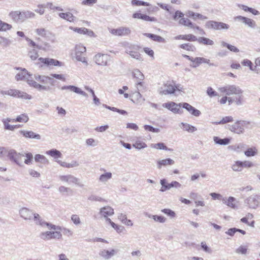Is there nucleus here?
Returning a JSON list of instances; mask_svg holds the SVG:
<instances>
[{
  "label": "nucleus",
  "mask_w": 260,
  "mask_h": 260,
  "mask_svg": "<svg viewBox=\"0 0 260 260\" xmlns=\"http://www.w3.org/2000/svg\"><path fill=\"white\" fill-rule=\"evenodd\" d=\"M32 219H34V221L37 224H39L42 226H44L45 225L49 226V223L43 221L41 219L40 216L37 213H34Z\"/></svg>",
  "instance_id": "nucleus-33"
},
{
  "label": "nucleus",
  "mask_w": 260,
  "mask_h": 260,
  "mask_svg": "<svg viewBox=\"0 0 260 260\" xmlns=\"http://www.w3.org/2000/svg\"><path fill=\"white\" fill-rule=\"evenodd\" d=\"M6 154H7V157L11 161H14L15 158L17 155V151L12 149L7 148Z\"/></svg>",
  "instance_id": "nucleus-44"
},
{
  "label": "nucleus",
  "mask_w": 260,
  "mask_h": 260,
  "mask_svg": "<svg viewBox=\"0 0 260 260\" xmlns=\"http://www.w3.org/2000/svg\"><path fill=\"white\" fill-rule=\"evenodd\" d=\"M244 23L245 24L248 25L249 27L253 28V29L255 28L256 27V24L255 21L254 20H253L250 18H247V17L245 19Z\"/></svg>",
  "instance_id": "nucleus-53"
},
{
  "label": "nucleus",
  "mask_w": 260,
  "mask_h": 260,
  "mask_svg": "<svg viewBox=\"0 0 260 260\" xmlns=\"http://www.w3.org/2000/svg\"><path fill=\"white\" fill-rule=\"evenodd\" d=\"M151 147L153 148H155L156 149L160 150H168L167 147L163 143H158L157 144H152L151 145Z\"/></svg>",
  "instance_id": "nucleus-56"
},
{
  "label": "nucleus",
  "mask_w": 260,
  "mask_h": 260,
  "mask_svg": "<svg viewBox=\"0 0 260 260\" xmlns=\"http://www.w3.org/2000/svg\"><path fill=\"white\" fill-rule=\"evenodd\" d=\"M187 15L188 17H191L194 19H200L202 20H206L208 19V17L201 15L199 13H196L192 11H188L187 13Z\"/></svg>",
  "instance_id": "nucleus-34"
},
{
  "label": "nucleus",
  "mask_w": 260,
  "mask_h": 260,
  "mask_svg": "<svg viewBox=\"0 0 260 260\" xmlns=\"http://www.w3.org/2000/svg\"><path fill=\"white\" fill-rule=\"evenodd\" d=\"M28 55L32 60H36L39 57L38 52L35 48L28 51Z\"/></svg>",
  "instance_id": "nucleus-49"
},
{
  "label": "nucleus",
  "mask_w": 260,
  "mask_h": 260,
  "mask_svg": "<svg viewBox=\"0 0 260 260\" xmlns=\"http://www.w3.org/2000/svg\"><path fill=\"white\" fill-rule=\"evenodd\" d=\"M114 213V209L109 206H106L101 208L99 212V215L101 218L111 216L113 215Z\"/></svg>",
  "instance_id": "nucleus-14"
},
{
  "label": "nucleus",
  "mask_w": 260,
  "mask_h": 260,
  "mask_svg": "<svg viewBox=\"0 0 260 260\" xmlns=\"http://www.w3.org/2000/svg\"><path fill=\"white\" fill-rule=\"evenodd\" d=\"M181 124L182 125V128L188 133H192L197 130V128L195 126L190 125L187 123L181 122Z\"/></svg>",
  "instance_id": "nucleus-41"
},
{
  "label": "nucleus",
  "mask_w": 260,
  "mask_h": 260,
  "mask_svg": "<svg viewBox=\"0 0 260 260\" xmlns=\"http://www.w3.org/2000/svg\"><path fill=\"white\" fill-rule=\"evenodd\" d=\"M71 220L76 225H79L81 223L79 216L76 214L71 216Z\"/></svg>",
  "instance_id": "nucleus-64"
},
{
  "label": "nucleus",
  "mask_w": 260,
  "mask_h": 260,
  "mask_svg": "<svg viewBox=\"0 0 260 260\" xmlns=\"http://www.w3.org/2000/svg\"><path fill=\"white\" fill-rule=\"evenodd\" d=\"M234 121V119L232 116H225L223 117L222 119L219 121H216L212 122L214 124H224L227 123L231 122Z\"/></svg>",
  "instance_id": "nucleus-46"
},
{
  "label": "nucleus",
  "mask_w": 260,
  "mask_h": 260,
  "mask_svg": "<svg viewBox=\"0 0 260 260\" xmlns=\"http://www.w3.org/2000/svg\"><path fill=\"white\" fill-rule=\"evenodd\" d=\"M12 27V26L11 24L0 20V31H5L7 30H10Z\"/></svg>",
  "instance_id": "nucleus-52"
},
{
  "label": "nucleus",
  "mask_w": 260,
  "mask_h": 260,
  "mask_svg": "<svg viewBox=\"0 0 260 260\" xmlns=\"http://www.w3.org/2000/svg\"><path fill=\"white\" fill-rule=\"evenodd\" d=\"M13 97L21 98L24 100H30L32 97L30 95L27 93L19 90L18 89H14Z\"/></svg>",
  "instance_id": "nucleus-26"
},
{
  "label": "nucleus",
  "mask_w": 260,
  "mask_h": 260,
  "mask_svg": "<svg viewBox=\"0 0 260 260\" xmlns=\"http://www.w3.org/2000/svg\"><path fill=\"white\" fill-rule=\"evenodd\" d=\"M36 34L42 37H46L49 31L44 28H39L35 30Z\"/></svg>",
  "instance_id": "nucleus-50"
},
{
  "label": "nucleus",
  "mask_w": 260,
  "mask_h": 260,
  "mask_svg": "<svg viewBox=\"0 0 260 260\" xmlns=\"http://www.w3.org/2000/svg\"><path fill=\"white\" fill-rule=\"evenodd\" d=\"M29 120L28 116L26 114H22L18 116L15 119H13V122H27Z\"/></svg>",
  "instance_id": "nucleus-39"
},
{
  "label": "nucleus",
  "mask_w": 260,
  "mask_h": 260,
  "mask_svg": "<svg viewBox=\"0 0 260 260\" xmlns=\"http://www.w3.org/2000/svg\"><path fill=\"white\" fill-rule=\"evenodd\" d=\"M118 252V250L111 249L110 251L102 249L99 252V255L105 260H108L111 257L115 255Z\"/></svg>",
  "instance_id": "nucleus-15"
},
{
  "label": "nucleus",
  "mask_w": 260,
  "mask_h": 260,
  "mask_svg": "<svg viewBox=\"0 0 260 260\" xmlns=\"http://www.w3.org/2000/svg\"><path fill=\"white\" fill-rule=\"evenodd\" d=\"M174 161L169 158L165 159L159 160L157 162V166L158 169H160L162 166H166L167 165H172L174 164Z\"/></svg>",
  "instance_id": "nucleus-29"
},
{
  "label": "nucleus",
  "mask_w": 260,
  "mask_h": 260,
  "mask_svg": "<svg viewBox=\"0 0 260 260\" xmlns=\"http://www.w3.org/2000/svg\"><path fill=\"white\" fill-rule=\"evenodd\" d=\"M245 203L249 208L255 209L260 206V195L253 194L245 200Z\"/></svg>",
  "instance_id": "nucleus-6"
},
{
  "label": "nucleus",
  "mask_w": 260,
  "mask_h": 260,
  "mask_svg": "<svg viewBox=\"0 0 260 260\" xmlns=\"http://www.w3.org/2000/svg\"><path fill=\"white\" fill-rule=\"evenodd\" d=\"M180 47L189 51H194L196 50L195 47L190 43L183 44L180 45Z\"/></svg>",
  "instance_id": "nucleus-55"
},
{
  "label": "nucleus",
  "mask_w": 260,
  "mask_h": 260,
  "mask_svg": "<svg viewBox=\"0 0 260 260\" xmlns=\"http://www.w3.org/2000/svg\"><path fill=\"white\" fill-rule=\"evenodd\" d=\"M110 32L115 36H126L131 34V30L129 27H119L116 29H111Z\"/></svg>",
  "instance_id": "nucleus-13"
},
{
  "label": "nucleus",
  "mask_w": 260,
  "mask_h": 260,
  "mask_svg": "<svg viewBox=\"0 0 260 260\" xmlns=\"http://www.w3.org/2000/svg\"><path fill=\"white\" fill-rule=\"evenodd\" d=\"M57 162L61 166L67 168L76 167L79 166V164L76 161H72L71 163H67L61 160H58Z\"/></svg>",
  "instance_id": "nucleus-37"
},
{
  "label": "nucleus",
  "mask_w": 260,
  "mask_h": 260,
  "mask_svg": "<svg viewBox=\"0 0 260 260\" xmlns=\"http://www.w3.org/2000/svg\"><path fill=\"white\" fill-rule=\"evenodd\" d=\"M46 154L50 155L51 156L55 158L61 157L62 155L59 151L54 149H52L50 150L47 151L46 152Z\"/></svg>",
  "instance_id": "nucleus-42"
},
{
  "label": "nucleus",
  "mask_w": 260,
  "mask_h": 260,
  "mask_svg": "<svg viewBox=\"0 0 260 260\" xmlns=\"http://www.w3.org/2000/svg\"><path fill=\"white\" fill-rule=\"evenodd\" d=\"M140 47L135 45H131L126 48L125 52L132 57L137 60H140V54L139 53Z\"/></svg>",
  "instance_id": "nucleus-11"
},
{
  "label": "nucleus",
  "mask_w": 260,
  "mask_h": 260,
  "mask_svg": "<svg viewBox=\"0 0 260 260\" xmlns=\"http://www.w3.org/2000/svg\"><path fill=\"white\" fill-rule=\"evenodd\" d=\"M39 60L42 63H43L48 66H60L61 65V62L57 60L53 59V58L40 57L39 58Z\"/></svg>",
  "instance_id": "nucleus-22"
},
{
  "label": "nucleus",
  "mask_w": 260,
  "mask_h": 260,
  "mask_svg": "<svg viewBox=\"0 0 260 260\" xmlns=\"http://www.w3.org/2000/svg\"><path fill=\"white\" fill-rule=\"evenodd\" d=\"M15 69L19 71L15 77L17 81L25 80L29 86L38 89L39 91H46L50 89V88L49 86L40 84L32 79H30L31 75L25 68L16 67Z\"/></svg>",
  "instance_id": "nucleus-1"
},
{
  "label": "nucleus",
  "mask_w": 260,
  "mask_h": 260,
  "mask_svg": "<svg viewBox=\"0 0 260 260\" xmlns=\"http://www.w3.org/2000/svg\"><path fill=\"white\" fill-rule=\"evenodd\" d=\"M112 174L111 172H106L100 175L99 177V181L104 183H106L108 180L111 179Z\"/></svg>",
  "instance_id": "nucleus-38"
},
{
  "label": "nucleus",
  "mask_w": 260,
  "mask_h": 260,
  "mask_svg": "<svg viewBox=\"0 0 260 260\" xmlns=\"http://www.w3.org/2000/svg\"><path fill=\"white\" fill-rule=\"evenodd\" d=\"M35 161L40 162L44 165L48 164V159L44 155L38 154L35 156L34 157Z\"/></svg>",
  "instance_id": "nucleus-32"
},
{
  "label": "nucleus",
  "mask_w": 260,
  "mask_h": 260,
  "mask_svg": "<svg viewBox=\"0 0 260 260\" xmlns=\"http://www.w3.org/2000/svg\"><path fill=\"white\" fill-rule=\"evenodd\" d=\"M218 90L222 93H225L227 95L235 94L239 96L242 95L243 92V90L240 87L235 85H226L218 88Z\"/></svg>",
  "instance_id": "nucleus-2"
},
{
  "label": "nucleus",
  "mask_w": 260,
  "mask_h": 260,
  "mask_svg": "<svg viewBox=\"0 0 260 260\" xmlns=\"http://www.w3.org/2000/svg\"><path fill=\"white\" fill-rule=\"evenodd\" d=\"M40 237L42 239L47 241L54 239H59L61 238L62 235L60 232L47 231L42 233Z\"/></svg>",
  "instance_id": "nucleus-10"
},
{
  "label": "nucleus",
  "mask_w": 260,
  "mask_h": 260,
  "mask_svg": "<svg viewBox=\"0 0 260 260\" xmlns=\"http://www.w3.org/2000/svg\"><path fill=\"white\" fill-rule=\"evenodd\" d=\"M181 104V103L176 104L175 102H170L163 104L162 106L170 110L175 114H181L183 113V110L180 108L182 107Z\"/></svg>",
  "instance_id": "nucleus-8"
},
{
  "label": "nucleus",
  "mask_w": 260,
  "mask_h": 260,
  "mask_svg": "<svg viewBox=\"0 0 260 260\" xmlns=\"http://www.w3.org/2000/svg\"><path fill=\"white\" fill-rule=\"evenodd\" d=\"M35 79L37 81L40 82L42 84H47L48 80V76L44 75H37L35 76Z\"/></svg>",
  "instance_id": "nucleus-51"
},
{
  "label": "nucleus",
  "mask_w": 260,
  "mask_h": 260,
  "mask_svg": "<svg viewBox=\"0 0 260 260\" xmlns=\"http://www.w3.org/2000/svg\"><path fill=\"white\" fill-rule=\"evenodd\" d=\"M58 16L64 20L70 22H74L77 21V18L74 16L71 12H60L58 14Z\"/></svg>",
  "instance_id": "nucleus-24"
},
{
  "label": "nucleus",
  "mask_w": 260,
  "mask_h": 260,
  "mask_svg": "<svg viewBox=\"0 0 260 260\" xmlns=\"http://www.w3.org/2000/svg\"><path fill=\"white\" fill-rule=\"evenodd\" d=\"M213 140L216 144L221 145H228L230 143V139L228 138L221 139L218 137H214Z\"/></svg>",
  "instance_id": "nucleus-35"
},
{
  "label": "nucleus",
  "mask_w": 260,
  "mask_h": 260,
  "mask_svg": "<svg viewBox=\"0 0 260 260\" xmlns=\"http://www.w3.org/2000/svg\"><path fill=\"white\" fill-rule=\"evenodd\" d=\"M132 96L133 99H131V101L134 103L139 104L145 101L144 99H142V95L140 93V91H138L133 93Z\"/></svg>",
  "instance_id": "nucleus-28"
},
{
  "label": "nucleus",
  "mask_w": 260,
  "mask_h": 260,
  "mask_svg": "<svg viewBox=\"0 0 260 260\" xmlns=\"http://www.w3.org/2000/svg\"><path fill=\"white\" fill-rule=\"evenodd\" d=\"M228 101L229 102V105H230L233 102H235L237 105H240L243 102V95H239L235 99H233L231 97H228Z\"/></svg>",
  "instance_id": "nucleus-36"
},
{
  "label": "nucleus",
  "mask_w": 260,
  "mask_h": 260,
  "mask_svg": "<svg viewBox=\"0 0 260 260\" xmlns=\"http://www.w3.org/2000/svg\"><path fill=\"white\" fill-rule=\"evenodd\" d=\"M181 105H182V107L183 108L185 109L191 115L194 116L198 117L201 114V112L199 110L196 109L194 107H192L188 103H182V104H181Z\"/></svg>",
  "instance_id": "nucleus-18"
},
{
  "label": "nucleus",
  "mask_w": 260,
  "mask_h": 260,
  "mask_svg": "<svg viewBox=\"0 0 260 260\" xmlns=\"http://www.w3.org/2000/svg\"><path fill=\"white\" fill-rule=\"evenodd\" d=\"M133 77L136 78V81H143L144 79V75L138 69H135L133 71Z\"/></svg>",
  "instance_id": "nucleus-43"
},
{
  "label": "nucleus",
  "mask_w": 260,
  "mask_h": 260,
  "mask_svg": "<svg viewBox=\"0 0 260 260\" xmlns=\"http://www.w3.org/2000/svg\"><path fill=\"white\" fill-rule=\"evenodd\" d=\"M19 214L25 220H31L34 212L26 208H22L19 210Z\"/></svg>",
  "instance_id": "nucleus-23"
},
{
  "label": "nucleus",
  "mask_w": 260,
  "mask_h": 260,
  "mask_svg": "<svg viewBox=\"0 0 260 260\" xmlns=\"http://www.w3.org/2000/svg\"><path fill=\"white\" fill-rule=\"evenodd\" d=\"M93 60L97 64L106 66L110 60V56L106 54L98 53L94 56Z\"/></svg>",
  "instance_id": "nucleus-12"
},
{
  "label": "nucleus",
  "mask_w": 260,
  "mask_h": 260,
  "mask_svg": "<svg viewBox=\"0 0 260 260\" xmlns=\"http://www.w3.org/2000/svg\"><path fill=\"white\" fill-rule=\"evenodd\" d=\"M19 132L21 135H22L26 138L38 140L41 139V137L39 134H36L31 131L20 130Z\"/></svg>",
  "instance_id": "nucleus-17"
},
{
  "label": "nucleus",
  "mask_w": 260,
  "mask_h": 260,
  "mask_svg": "<svg viewBox=\"0 0 260 260\" xmlns=\"http://www.w3.org/2000/svg\"><path fill=\"white\" fill-rule=\"evenodd\" d=\"M23 13L24 16V21L27 19L34 18L36 16L34 12L29 11H23Z\"/></svg>",
  "instance_id": "nucleus-60"
},
{
  "label": "nucleus",
  "mask_w": 260,
  "mask_h": 260,
  "mask_svg": "<svg viewBox=\"0 0 260 260\" xmlns=\"http://www.w3.org/2000/svg\"><path fill=\"white\" fill-rule=\"evenodd\" d=\"M46 7L49 8L51 10L53 11H62L63 9L60 6H56L53 5L52 3H47L46 4Z\"/></svg>",
  "instance_id": "nucleus-58"
},
{
  "label": "nucleus",
  "mask_w": 260,
  "mask_h": 260,
  "mask_svg": "<svg viewBox=\"0 0 260 260\" xmlns=\"http://www.w3.org/2000/svg\"><path fill=\"white\" fill-rule=\"evenodd\" d=\"M24 156V154L17 152V155L15 158L14 162L20 167L23 166L22 158Z\"/></svg>",
  "instance_id": "nucleus-45"
},
{
  "label": "nucleus",
  "mask_w": 260,
  "mask_h": 260,
  "mask_svg": "<svg viewBox=\"0 0 260 260\" xmlns=\"http://www.w3.org/2000/svg\"><path fill=\"white\" fill-rule=\"evenodd\" d=\"M160 183L161 185V187L159 191L161 192H165L167 190H170L171 187L170 186V183H168L166 179H161Z\"/></svg>",
  "instance_id": "nucleus-40"
},
{
  "label": "nucleus",
  "mask_w": 260,
  "mask_h": 260,
  "mask_svg": "<svg viewBox=\"0 0 260 260\" xmlns=\"http://www.w3.org/2000/svg\"><path fill=\"white\" fill-rule=\"evenodd\" d=\"M131 3L132 5L134 6H148L150 5V4L148 3L145 2L144 1H138V0H132L131 2Z\"/></svg>",
  "instance_id": "nucleus-61"
},
{
  "label": "nucleus",
  "mask_w": 260,
  "mask_h": 260,
  "mask_svg": "<svg viewBox=\"0 0 260 260\" xmlns=\"http://www.w3.org/2000/svg\"><path fill=\"white\" fill-rule=\"evenodd\" d=\"M133 146L134 147H135V148H136L138 150L141 149L142 148H145L147 147V144L145 143L140 141H136L133 145Z\"/></svg>",
  "instance_id": "nucleus-57"
},
{
  "label": "nucleus",
  "mask_w": 260,
  "mask_h": 260,
  "mask_svg": "<svg viewBox=\"0 0 260 260\" xmlns=\"http://www.w3.org/2000/svg\"><path fill=\"white\" fill-rule=\"evenodd\" d=\"M58 178L60 181L67 183L68 184H74L80 187H82L84 186L79 178L71 174L60 175Z\"/></svg>",
  "instance_id": "nucleus-5"
},
{
  "label": "nucleus",
  "mask_w": 260,
  "mask_h": 260,
  "mask_svg": "<svg viewBox=\"0 0 260 260\" xmlns=\"http://www.w3.org/2000/svg\"><path fill=\"white\" fill-rule=\"evenodd\" d=\"M61 89L62 90H69L71 91L81 94L85 97H87L88 96L87 94L85 92L82 90L80 88L74 85H64L61 87Z\"/></svg>",
  "instance_id": "nucleus-16"
},
{
  "label": "nucleus",
  "mask_w": 260,
  "mask_h": 260,
  "mask_svg": "<svg viewBox=\"0 0 260 260\" xmlns=\"http://www.w3.org/2000/svg\"><path fill=\"white\" fill-rule=\"evenodd\" d=\"M197 41L201 44H203L206 45H213L214 42L207 38L205 37H200L198 39Z\"/></svg>",
  "instance_id": "nucleus-47"
},
{
  "label": "nucleus",
  "mask_w": 260,
  "mask_h": 260,
  "mask_svg": "<svg viewBox=\"0 0 260 260\" xmlns=\"http://www.w3.org/2000/svg\"><path fill=\"white\" fill-rule=\"evenodd\" d=\"M161 212L171 218H174L176 216L175 212L170 209H164L161 210Z\"/></svg>",
  "instance_id": "nucleus-63"
},
{
  "label": "nucleus",
  "mask_w": 260,
  "mask_h": 260,
  "mask_svg": "<svg viewBox=\"0 0 260 260\" xmlns=\"http://www.w3.org/2000/svg\"><path fill=\"white\" fill-rule=\"evenodd\" d=\"M145 36L150 38L152 40L157 42H165V40L162 37L157 36L156 35L152 34H148L145 33L144 34Z\"/></svg>",
  "instance_id": "nucleus-31"
},
{
  "label": "nucleus",
  "mask_w": 260,
  "mask_h": 260,
  "mask_svg": "<svg viewBox=\"0 0 260 260\" xmlns=\"http://www.w3.org/2000/svg\"><path fill=\"white\" fill-rule=\"evenodd\" d=\"M11 44V41L4 37L0 36V45L3 47H7Z\"/></svg>",
  "instance_id": "nucleus-62"
},
{
  "label": "nucleus",
  "mask_w": 260,
  "mask_h": 260,
  "mask_svg": "<svg viewBox=\"0 0 260 260\" xmlns=\"http://www.w3.org/2000/svg\"><path fill=\"white\" fill-rule=\"evenodd\" d=\"M226 205L233 209H236L237 208L236 199L233 197H229L228 199Z\"/></svg>",
  "instance_id": "nucleus-54"
},
{
  "label": "nucleus",
  "mask_w": 260,
  "mask_h": 260,
  "mask_svg": "<svg viewBox=\"0 0 260 260\" xmlns=\"http://www.w3.org/2000/svg\"><path fill=\"white\" fill-rule=\"evenodd\" d=\"M244 153L247 157L254 156L258 154V150L255 147L253 146L248 148L244 151Z\"/></svg>",
  "instance_id": "nucleus-30"
},
{
  "label": "nucleus",
  "mask_w": 260,
  "mask_h": 260,
  "mask_svg": "<svg viewBox=\"0 0 260 260\" xmlns=\"http://www.w3.org/2000/svg\"><path fill=\"white\" fill-rule=\"evenodd\" d=\"M9 16L16 22H23L24 16L22 12L19 11H12L9 13Z\"/></svg>",
  "instance_id": "nucleus-19"
},
{
  "label": "nucleus",
  "mask_w": 260,
  "mask_h": 260,
  "mask_svg": "<svg viewBox=\"0 0 260 260\" xmlns=\"http://www.w3.org/2000/svg\"><path fill=\"white\" fill-rule=\"evenodd\" d=\"M232 170L235 172H241L243 170L242 161L237 160L232 166Z\"/></svg>",
  "instance_id": "nucleus-48"
},
{
  "label": "nucleus",
  "mask_w": 260,
  "mask_h": 260,
  "mask_svg": "<svg viewBox=\"0 0 260 260\" xmlns=\"http://www.w3.org/2000/svg\"><path fill=\"white\" fill-rule=\"evenodd\" d=\"M179 23L180 24L183 25L185 26H187L191 28H196L198 30L201 29L199 26H195L190 21V20L187 18L182 17L180 19Z\"/></svg>",
  "instance_id": "nucleus-27"
},
{
  "label": "nucleus",
  "mask_w": 260,
  "mask_h": 260,
  "mask_svg": "<svg viewBox=\"0 0 260 260\" xmlns=\"http://www.w3.org/2000/svg\"><path fill=\"white\" fill-rule=\"evenodd\" d=\"M176 89L180 90L173 82H167L164 85L163 87H161L158 89V92L160 94L167 95L174 93Z\"/></svg>",
  "instance_id": "nucleus-7"
},
{
  "label": "nucleus",
  "mask_w": 260,
  "mask_h": 260,
  "mask_svg": "<svg viewBox=\"0 0 260 260\" xmlns=\"http://www.w3.org/2000/svg\"><path fill=\"white\" fill-rule=\"evenodd\" d=\"M25 40L29 42V45L31 47L36 48L39 50H46L50 48V45L47 43H44L43 45L37 44L34 41L28 38L25 37Z\"/></svg>",
  "instance_id": "nucleus-20"
},
{
  "label": "nucleus",
  "mask_w": 260,
  "mask_h": 260,
  "mask_svg": "<svg viewBox=\"0 0 260 260\" xmlns=\"http://www.w3.org/2000/svg\"><path fill=\"white\" fill-rule=\"evenodd\" d=\"M75 58L79 61L87 64L86 58L82 54L86 51V48L82 45H77L75 47Z\"/></svg>",
  "instance_id": "nucleus-9"
},
{
  "label": "nucleus",
  "mask_w": 260,
  "mask_h": 260,
  "mask_svg": "<svg viewBox=\"0 0 260 260\" xmlns=\"http://www.w3.org/2000/svg\"><path fill=\"white\" fill-rule=\"evenodd\" d=\"M69 29H71L75 32H77L80 34H86L88 36H90V37L93 36V35H94V32L92 30L88 29L85 27L77 28V27H73L72 26H70Z\"/></svg>",
  "instance_id": "nucleus-25"
},
{
  "label": "nucleus",
  "mask_w": 260,
  "mask_h": 260,
  "mask_svg": "<svg viewBox=\"0 0 260 260\" xmlns=\"http://www.w3.org/2000/svg\"><path fill=\"white\" fill-rule=\"evenodd\" d=\"M205 26L207 28L214 30H227L230 28V25L226 23L214 20L207 21Z\"/></svg>",
  "instance_id": "nucleus-4"
},
{
  "label": "nucleus",
  "mask_w": 260,
  "mask_h": 260,
  "mask_svg": "<svg viewBox=\"0 0 260 260\" xmlns=\"http://www.w3.org/2000/svg\"><path fill=\"white\" fill-rule=\"evenodd\" d=\"M247 248L245 246L241 245L236 249V252L238 254H246Z\"/></svg>",
  "instance_id": "nucleus-59"
},
{
  "label": "nucleus",
  "mask_w": 260,
  "mask_h": 260,
  "mask_svg": "<svg viewBox=\"0 0 260 260\" xmlns=\"http://www.w3.org/2000/svg\"><path fill=\"white\" fill-rule=\"evenodd\" d=\"M4 125V128L5 130H9L13 131L16 128L20 126V125H11L9 122H13V119L10 118H3L2 120Z\"/></svg>",
  "instance_id": "nucleus-21"
},
{
  "label": "nucleus",
  "mask_w": 260,
  "mask_h": 260,
  "mask_svg": "<svg viewBox=\"0 0 260 260\" xmlns=\"http://www.w3.org/2000/svg\"><path fill=\"white\" fill-rule=\"evenodd\" d=\"M250 124V122L245 120H237L232 125H228V129L237 134H241L244 132V126Z\"/></svg>",
  "instance_id": "nucleus-3"
}]
</instances>
